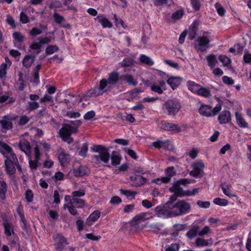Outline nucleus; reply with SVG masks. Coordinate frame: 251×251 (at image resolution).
I'll list each match as a JSON object with an SVG mask.
<instances>
[{
  "label": "nucleus",
  "instance_id": "obj_1",
  "mask_svg": "<svg viewBox=\"0 0 251 251\" xmlns=\"http://www.w3.org/2000/svg\"><path fill=\"white\" fill-rule=\"evenodd\" d=\"M81 124V122L80 120L72 122L70 124H64L59 130L60 136L63 141L68 144L71 143L73 141V139L71 137V134L76 133L77 131V127Z\"/></svg>",
  "mask_w": 251,
  "mask_h": 251
},
{
  "label": "nucleus",
  "instance_id": "obj_2",
  "mask_svg": "<svg viewBox=\"0 0 251 251\" xmlns=\"http://www.w3.org/2000/svg\"><path fill=\"white\" fill-rule=\"evenodd\" d=\"M154 211L155 215L157 217H165L169 218L181 216L178 213V210L174 208H171L168 203L156 206Z\"/></svg>",
  "mask_w": 251,
  "mask_h": 251
},
{
  "label": "nucleus",
  "instance_id": "obj_3",
  "mask_svg": "<svg viewBox=\"0 0 251 251\" xmlns=\"http://www.w3.org/2000/svg\"><path fill=\"white\" fill-rule=\"evenodd\" d=\"M176 199V196H172L170 197V200L166 203H168L169 206L171 208H174L178 210V213L180 215L185 214L189 212L191 209L190 204L184 200L178 201L176 203H174V202Z\"/></svg>",
  "mask_w": 251,
  "mask_h": 251
},
{
  "label": "nucleus",
  "instance_id": "obj_4",
  "mask_svg": "<svg viewBox=\"0 0 251 251\" xmlns=\"http://www.w3.org/2000/svg\"><path fill=\"white\" fill-rule=\"evenodd\" d=\"M85 191L83 190H79L74 191L71 196H66L65 200L68 201V203L73 207L81 208L85 205L84 201L80 198L85 195Z\"/></svg>",
  "mask_w": 251,
  "mask_h": 251
},
{
  "label": "nucleus",
  "instance_id": "obj_5",
  "mask_svg": "<svg viewBox=\"0 0 251 251\" xmlns=\"http://www.w3.org/2000/svg\"><path fill=\"white\" fill-rule=\"evenodd\" d=\"M93 151L97 153L94 155V158L96 161H102L104 163H107L110 159V154L108 152V150L106 148L101 146H94Z\"/></svg>",
  "mask_w": 251,
  "mask_h": 251
},
{
  "label": "nucleus",
  "instance_id": "obj_6",
  "mask_svg": "<svg viewBox=\"0 0 251 251\" xmlns=\"http://www.w3.org/2000/svg\"><path fill=\"white\" fill-rule=\"evenodd\" d=\"M163 106L167 110L169 115H175L180 108L179 103L174 100H169L166 101Z\"/></svg>",
  "mask_w": 251,
  "mask_h": 251
},
{
  "label": "nucleus",
  "instance_id": "obj_7",
  "mask_svg": "<svg viewBox=\"0 0 251 251\" xmlns=\"http://www.w3.org/2000/svg\"><path fill=\"white\" fill-rule=\"evenodd\" d=\"M209 42L210 40L208 37H199L195 43V48L201 52L204 51L209 47Z\"/></svg>",
  "mask_w": 251,
  "mask_h": 251
},
{
  "label": "nucleus",
  "instance_id": "obj_8",
  "mask_svg": "<svg viewBox=\"0 0 251 251\" xmlns=\"http://www.w3.org/2000/svg\"><path fill=\"white\" fill-rule=\"evenodd\" d=\"M18 116H11L9 115H5L0 120V124L2 129L10 130L13 128L12 121L17 119Z\"/></svg>",
  "mask_w": 251,
  "mask_h": 251
},
{
  "label": "nucleus",
  "instance_id": "obj_9",
  "mask_svg": "<svg viewBox=\"0 0 251 251\" xmlns=\"http://www.w3.org/2000/svg\"><path fill=\"white\" fill-rule=\"evenodd\" d=\"M131 185L134 187H141L148 182V180L145 177L139 175H134L130 177Z\"/></svg>",
  "mask_w": 251,
  "mask_h": 251
},
{
  "label": "nucleus",
  "instance_id": "obj_10",
  "mask_svg": "<svg viewBox=\"0 0 251 251\" xmlns=\"http://www.w3.org/2000/svg\"><path fill=\"white\" fill-rule=\"evenodd\" d=\"M73 173L76 176H82L87 175L89 173V170L86 166L80 165L79 163L76 162L74 164Z\"/></svg>",
  "mask_w": 251,
  "mask_h": 251
},
{
  "label": "nucleus",
  "instance_id": "obj_11",
  "mask_svg": "<svg viewBox=\"0 0 251 251\" xmlns=\"http://www.w3.org/2000/svg\"><path fill=\"white\" fill-rule=\"evenodd\" d=\"M192 167L193 169L190 172V175L194 177H198L200 175L201 172L202 171L204 165L201 160H200L193 163Z\"/></svg>",
  "mask_w": 251,
  "mask_h": 251
},
{
  "label": "nucleus",
  "instance_id": "obj_12",
  "mask_svg": "<svg viewBox=\"0 0 251 251\" xmlns=\"http://www.w3.org/2000/svg\"><path fill=\"white\" fill-rule=\"evenodd\" d=\"M152 214L150 212H142L136 215L132 221V226H136L138 223L141 221H144L151 218Z\"/></svg>",
  "mask_w": 251,
  "mask_h": 251
},
{
  "label": "nucleus",
  "instance_id": "obj_13",
  "mask_svg": "<svg viewBox=\"0 0 251 251\" xmlns=\"http://www.w3.org/2000/svg\"><path fill=\"white\" fill-rule=\"evenodd\" d=\"M161 128L163 130L174 131L176 133H179L181 131L180 127L178 125L165 121L161 122Z\"/></svg>",
  "mask_w": 251,
  "mask_h": 251
},
{
  "label": "nucleus",
  "instance_id": "obj_14",
  "mask_svg": "<svg viewBox=\"0 0 251 251\" xmlns=\"http://www.w3.org/2000/svg\"><path fill=\"white\" fill-rule=\"evenodd\" d=\"M5 165L6 172L10 175L13 174L16 171L15 167H17L18 169L21 171L22 170L21 167L19 166L18 162L17 163H15L10 160H5Z\"/></svg>",
  "mask_w": 251,
  "mask_h": 251
},
{
  "label": "nucleus",
  "instance_id": "obj_15",
  "mask_svg": "<svg viewBox=\"0 0 251 251\" xmlns=\"http://www.w3.org/2000/svg\"><path fill=\"white\" fill-rule=\"evenodd\" d=\"M120 80L122 82L125 81L130 85L133 86H136L137 84V81L134 79L132 75L125 74L120 76Z\"/></svg>",
  "mask_w": 251,
  "mask_h": 251
},
{
  "label": "nucleus",
  "instance_id": "obj_16",
  "mask_svg": "<svg viewBox=\"0 0 251 251\" xmlns=\"http://www.w3.org/2000/svg\"><path fill=\"white\" fill-rule=\"evenodd\" d=\"M19 147L20 149L23 151L26 155H30V146L29 143L25 139H22L19 143Z\"/></svg>",
  "mask_w": 251,
  "mask_h": 251
},
{
  "label": "nucleus",
  "instance_id": "obj_17",
  "mask_svg": "<svg viewBox=\"0 0 251 251\" xmlns=\"http://www.w3.org/2000/svg\"><path fill=\"white\" fill-rule=\"evenodd\" d=\"M218 119L220 124L228 123L231 120V114L228 111H223L219 116Z\"/></svg>",
  "mask_w": 251,
  "mask_h": 251
},
{
  "label": "nucleus",
  "instance_id": "obj_18",
  "mask_svg": "<svg viewBox=\"0 0 251 251\" xmlns=\"http://www.w3.org/2000/svg\"><path fill=\"white\" fill-rule=\"evenodd\" d=\"M199 25V21H195L190 27L188 31V35L190 39L192 40L195 37Z\"/></svg>",
  "mask_w": 251,
  "mask_h": 251
},
{
  "label": "nucleus",
  "instance_id": "obj_19",
  "mask_svg": "<svg viewBox=\"0 0 251 251\" xmlns=\"http://www.w3.org/2000/svg\"><path fill=\"white\" fill-rule=\"evenodd\" d=\"M181 81L180 77H171L167 80V82L174 90L180 84Z\"/></svg>",
  "mask_w": 251,
  "mask_h": 251
},
{
  "label": "nucleus",
  "instance_id": "obj_20",
  "mask_svg": "<svg viewBox=\"0 0 251 251\" xmlns=\"http://www.w3.org/2000/svg\"><path fill=\"white\" fill-rule=\"evenodd\" d=\"M35 56L29 54L25 56L23 60V65L26 68H29L34 62Z\"/></svg>",
  "mask_w": 251,
  "mask_h": 251
},
{
  "label": "nucleus",
  "instance_id": "obj_21",
  "mask_svg": "<svg viewBox=\"0 0 251 251\" xmlns=\"http://www.w3.org/2000/svg\"><path fill=\"white\" fill-rule=\"evenodd\" d=\"M170 190L171 192H173L177 196L182 197L184 196V191L180 187V185L177 183H174L172 187L170 188Z\"/></svg>",
  "mask_w": 251,
  "mask_h": 251
},
{
  "label": "nucleus",
  "instance_id": "obj_22",
  "mask_svg": "<svg viewBox=\"0 0 251 251\" xmlns=\"http://www.w3.org/2000/svg\"><path fill=\"white\" fill-rule=\"evenodd\" d=\"M58 160L62 166H64L66 163L70 160V156L65 153L64 151L60 149V152L58 155Z\"/></svg>",
  "mask_w": 251,
  "mask_h": 251
},
{
  "label": "nucleus",
  "instance_id": "obj_23",
  "mask_svg": "<svg viewBox=\"0 0 251 251\" xmlns=\"http://www.w3.org/2000/svg\"><path fill=\"white\" fill-rule=\"evenodd\" d=\"M170 145V143L169 140H158L156 142L152 143V146H154L155 148L157 149L163 148L165 149H169Z\"/></svg>",
  "mask_w": 251,
  "mask_h": 251
},
{
  "label": "nucleus",
  "instance_id": "obj_24",
  "mask_svg": "<svg viewBox=\"0 0 251 251\" xmlns=\"http://www.w3.org/2000/svg\"><path fill=\"white\" fill-rule=\"evenodd\" d=\"M99 87L103 93L109 91L112 89L111 85H109L108 81L105 79H102L100 81Z\"/></svg>",
  "mask_w": 251,
  "mask_h": 251
},
{
  "label": "nucleus",
  "instance_id": "obj_25",
  "mask_svg": "<svg viewBox=\"0 0 251 251\" xmlns=\"http://www.w3.org/2000/svg\"><path fill=\"white\" fill-rule=\"evenodd\" d=\"M120 80V76L118 73L113 72L109 74V76L107 80L108 81L109 85H115L118 80Z\"/></svg>",
  "mask_w": 251,
  "mask_h": 251
},
{
  "label": "nucleus",
  "instance_id": "obj_26",
  "mask_svg": "<svg viewBox=\"0 0 251 251\" xmlns=\"http://www.w3.org/2000/svg\"><path fill=\"white\" fill-rule=\"evenodd\" d=\"M100 217V212L98 211H95L87 219L86 224L90 226L93 222L96 221Z\"/></svg>",
  "mask_w": 251,
  "mask_h": 251
},
{
  "label": "nucleus",
  "instance_id": "obj_27",
  "mask_svg": "<svg viewBox=\"0 0 251 251\" xmlns=\"http://www.w3.org/2000/svg\"><path fill=\"white\" fill-rule=\"evenodd\" d=\"M200 229V226L197 225H193L186 234L187 236L190 239L194 238L198 234V231Z\"/></svg>",
  "mask_w": 251,
  "mask_h": 251
},
{
  "label": "nucleus",
  "instance_id": "obj_28",
  "mask_svg": "<svg viewBox=\"0 0 251 251\" xmlns=\"http://www.w3.org/2000/svg\"><path fill=\"white\" fill-rule=\"evenodd\" d=\"M95 20H97L98 22L100 23L102 27L104 28H110L112 27V23L105 18H103L101 16H98L95 18Z\"/></svg>",
  "mask_w": 251,
  "mask_h": 251
},
{
  "label": "nucleus",
  "instance_id": "obj_29",
  "mask_svg": "<svg viewBox=\"0 0 251 251\" xmlns=\"http://www.w3.org/2000/svg\"><path fill=\"white\" fill-rule=\"evenodd\" d=\"M58 242L56 246V249L61 251L67 244L66 239L61 235H57Z\"/></svg>",
  "mask_w": 251,
  "mask_h": 251
},
{
  "label": "nucleus",
  "instance_id": "obj_30",
  "mask_svg": "<svg viewBox=\"0 0 251 251\" xmlns=\"http://www.w3.org/2000/svg\"><path fill=\"white\" fill-rule=\"evenodd\" d=\"M221 187L223 190V193L228 197H236V195L232 194L231 193V185L229 184H227L226 183H222L221 185Z\"/></svg>",
  "mask_w": 251,
  "mask_h": 251
},
{
  "label": "nucleus",
  "instance_id": "obj_31",
  "mask_svg": "<svg viewBox=\"0 0 251 251\" xmlns=\"http://www.w3.org/2000/svg\"><path fill=\"white\" fill-rule=\"evenodd\" d=\"M200 113L205 116H211L212 107L208 105L202 106L199 109Z\"/></svg>",
  "mask_w": 251,
  "mask_h": 251
},
{
  "label": "nucleus",
  "instance_id": "obj_32",
  "mask_svg": "<svg viewBox=\"0 0 251 251\" xmlns=\"http://www.w3.org/2000/svg\"><path fill=\"white\" fill-rule=\"evenodd\" d=\"M235 117L236 122L238 125L241 127H247L248 126V123L245 121L244 119L242 117L241 115L238 112L235 113Z\"/></svg>",
  "mask_w": 251,
  "mask_h": 251
},
{
  "label": "nucleus",
  "instance_id": "obj_33",
  "mask_svg": "<svg viewBox=\"0 0 251 251\" xmlns=\"http://www.w3.org/2000/svg\"><path fill=\"white\" fill-rule=\"evenodd\" d=\"M7 191V185L3 180H0V198L2 200L5 199V193Z\"/></svg>",
  "mask_w": 251,
  "mask_h": 251
},
{
  "label": "nucleus",
  "instance_id": "obj_34",
  "mask_svg": "<svg viewBox=\"0 0 251 251\" xmlns=\"http://www.w3.org/2000/svg\"><path fill=\"white\" fill-rule=\"evenodd\" d=\"M149 227L150 230L155 233H157L162 230L161 226L157 222L154 221L151 222Z\"/></svg>",
  "mask_w": 251,
  "mask_h": 251
},
{
  "label": "nucleus",
  "instance_id": "obj_35",
  "mask_svg": "<svg viewBox=\"0 0 251 251\" xmlns=\"http://www.w3.org/2000/svg\"><path fill=\"white\" fill-rule=\"evenodd\" d=\"M4 227V233L7 236H10L13 233V226L8 222L5 221L3 223Z\"/></svg>",
  "mask_w": 251,
  "mask_h": 251
},
{
  "label": "nucleus",
  "instance_id": "obj_36",
  "mask_svg": "<svg viewBox=\"0 0 251 251\" xmlns=\"http://www.w3.org/2000/svg\"><path fill=\"white\" fill-rule=\"evenodd\" d=\"M208 62V66L211 68H213L217 63V60L216 59V56L214 55L211 54L206 56V58Z\"/></svg>",
  "mask_w": 251,
  "mask_h": 251
},
{
  "label": "nucleus",
  "instance_id": "obj_37",
  "mask_svg": "<svg viewBox=\"0 0 251 251\" xmlns=\"http://www.w3.org/2000/svg\"><path fill=\"white\" fill-rule=\"evenodd\" d=\"M0 149L5 156L12 151L11 148L5 143L0 144Z\"/></svg>",
  "mask_w": 251,
  "mask_h": 251
},
{
  "label": "nucleus",
  "instance_id": "obj_38",
  "mask_svg": "<svg viewBox=\"0 0 251 251\" xmlns=\"http://www.w3.org/2000/svg\"><path fill=\"white\" fill-rule=\"evenodd\" d=\"M140 60L141 63L148 66H151L153 63L152 61L149 57L145 55H142L140 56Z\"/></svg>",
  "mask_w": 251,
  "mask_h": 251
},
{
  "label": "nucleus",
  "instance_id": "obj_39",
  "mask_svg": "<svg viewBox=\"0 0 251 251\" xmlns=\"http://www.w3.org/2000/svg\"><path fill=\"white\" fill-rule=\"evenodd\" d=\"M134 64V60L131 58H126L123 60L121 65L123 67H131Z\"/></svg>",
  "mask_w": 251,
  "mask_h": 251
},
{
  "label": "nucleus",
  "instance_id": "obj_40",
  "mask_svg": "<svg viewBox=\"0 0 251 251\" xmlns=\"http://www.w3.org/2000/svg\"><path fill=\"white\" fill-rule=\"evenodd\" d=\"M197 94L199 95L204 97H208L210 95V92L209 90L205 88H201L199 89Z\"/></svg>",
  "mask_w": 251,
  "mask_h": 251
},
{
  "label": "nucleus",
  "instance_id": "obj_41",
  "mask_svg": "<svg viewBox=\"0 0 251 251\" xmlns=\"http://www.w3.org/2000/svg\"><path fill=\"white\" fill-rule=\"evenodd\" d=\"M120 191L122 194L126 195L128 198H134L135 195L137 194L136 192L131 191L130 190H126L122 189H120Z\"/></svg>",
  "mask_w": 251,
  "mask_h": 251
},
{
  "label": "nucleus",
  "instance_id": "obj_42",
  "mask_svg": "<svg viewBox=\"0 0 251 251\" xmlns=\"http://www.w3.org/2000/svg\"><path fill=\"white\" fill-rule=\"evenodd\" d=\"M151 182L158 185H161L162 183H167L170 182V178L163 177L161 178L154 179Z\"/></svg>",
  "mask_w": 251,
  "mask_h": 251
},
{
  "label": "nucleus",
  "instance_id": "obj_43",
  "mask_svg": "<svg viewBox=\"0 0 251 251\" xmlns=\"http://www.w3.org/2000/svg\"><path fill=\"white\" fill-rule=\"evenodd\" d=\"M188 89L193 93H196L199 90V86L193 81L189 82L188 83Z\"/></svg>",
  "mask_w": 251,
  "mask_h": 251
},
{
  "label": "nucleus",
  "instance_id": "obj_44",
  "mask_svg": "<svg viewBox=\"0 0 251 251\" xmlns=\"http://www.w3.org/2000/svg\"><path fill=\"white\" fill-rule=\"evenodd\" d=\"M219 60L225 66H228L231 62L230 59L225 55H220L219 56Z\"/></svg>",
  "mask_w": 251,
  "mask_h": 251
},
{
  "label": "nucleus",
  "instance_id": "obj_45",
  "mask_svg": "<svg viewBox=\"0 0 251 251\" xmlns=\"http://www.w3.org/2000/svg\"><path fill=\"white\" fill-rule=\"evenodd\" d=\"M213 202L220 206H226L227 204L228 201L226 199H222L219 198H216L214 200Z\"/></svg>",
  "mask_w": 251,
  "mask_h": 251
},
{
  "label": "nucleus",
  "instance_id": "obj_46",
  "mask_svg": "<svg viewBox=\"0 0 251 251\" xmlns=\"http://www.w3.org/2000/svg\"><path fill=\"white\" fill-rule=\"evenodd\" d=\"M166 173L167 175L166 177H169L170 180L171 178L176 175L175 168L174 167H170L168 168L166 171Z\"/></svg>",
  "mask_w": 251,
  "mask_h": 251
},
{
  "label": "nucleus",
  "instance_id": "obj_47",
  "mask_svg": "<svg viewBox=\"0 0 251 251\" xmlns=\"http://www.w3.org/2000/svg\"><path fill=\"white\" fill-rule=\"evenodd\" d=\"M52 17L55 22L58 24H61L64 20V17L57 13H54Z\"/></svg>",
  "mask_w": 251,
  "mask_h": 251
},
{
  "label": "nucleus",
  "instance_id": "obj_48",
  "mask_svg": "<svg viewBox=\"0 0 251 251\" xmlns=\"http://www.w3.org/2000/svg\"><path fill=\"white\" fill-rule=\"evenodd\" d=\"M58 50V48L56 46H50L48 47L46 50V53L51 54Z\"/></svg>",
  "mask_w": 251,
  "mask_h": 251
},
{
  "label": "nucleus",
  "instance_id": "obj_49",
  "mask_svg": "<svg viewBox=\"0 0 251 251\" xmlns=\"http://www.w3.org/2000/svg\"><path fill=\"white\" fill-rule=\"evenodd\" d=\"M5 157L7 158L5 160H10L12 162H14L15 163H17V162H18L16 155L12 151L8 154Z\"/></svg>",
  "mask_w": 251,
  "mask_h": 251
},
{
  "label": "nucleus",
  "instance_id": "obj_50",
  "mask_svg": "<svg viewBox=\"0 0 251 251\" xmlns=\"http://www.w3.org/2000/svg\"><path fill=\"white\" fill-rule=\"evenodd\" d=\"M29 121V118L26 116H22L20 117V120L18 122V125L23 126L25 125Z\"/></svg>",
  "mask_w": 251,
  "mask_h": 251
},
{
  "label": "nucleus",
  "instance_id": "obj_51",
  "mask_svg": "<svg viewBox=\"0 0 251 251\" xmlns=\"http://www.w3.org/2000/svg\"><path fill=\"white\" fill-rule=\"evenodd\" d=\"M196 245L197 246H206L208 245V242L203 239L198 238L196 239Z\"/></svg>",
  "mask_w": 251,
  "mask_h": 251
},
{
  "label": "nucleus",
  "instance_id": "obj_52",
  "mask_svg": "<svg viewBox=\"0 0 251 251\" xmlns=\"http://www.w3.org/2000/svg\"><path fill=\"white\" fill-rule=\"evenodd\" d=\"M13 37L18 42H22L24 40V36L21 33L18 32L13 33Z\"/></svg>",
  "mask_w": 251,
  "mask_h": 251
},
{
  "label": "nucleus",
  "instance_id": "obj_53",
  "mask_svg": "<svg viewBox=\"0 0 251 251\" xmlns=\"http://www.w3.org/2000/svg\"><path fill=\"white\" fill-rule=\"evenodd\" d=\"M8 66L2 63L0 67V78L3 77L6 74V69Z\"/></svg>",
  "mask_w": 251,
  "mask_h": 251
},
{
  "label": "nucleus",
  "instance_id": "obj_54",
  "mask_svg": "<svg viewBox=\"0 0 251 251\" xmlns=\"http://www.w3.org/2000/svg\"><path fill=\"white\" fill-rule=\"evenodd\" d=\"M211 231L210 227L208 226H204L201 230L198 233V235L200 236H202L205 235H207Z\"/></svg>",
  "mask_w": 251,
  "mask_h": 251
},
{
  "label": "nucleus",
  "instance_id": "obj_55",
  "mask_svg": "<svg viewBox=\"0 0 251 251\" xmlns=\"http://www.w3.org/2000/svg\"><path fill=\"white\" fill-rule=\"evenodd\" d=\"M183 15V11L181 10L177 11L172 14V18L174 20L180 19Z\"/></svg>",
  "mask_w": 251,
  "mask_h": 251
},
{
  "label": "nucleus",
  "instance_id": "obj_56",
  "mask_svg": "<svg viewBox=\"0 0 251 251\" xmlns=\"http://www.w3.org/2000/svg\"><path fill=\"white\" fill-rule=\"evenodd\" d=\"M28 104L27 109L29 110L36 109L39 106L38 103L34 101L28 102Z\"/></svg>",
  "mask_w": 251,
  "mask_h": 251
},
{
  "label": "nucleus",
  "instance_id": "obj_57",
  "mask_svg": "<svg viewBox=\"0 0 251 251\" xmlns=\"http://www.w3.org/2000/svg\"><path fill=\"white\" fill-rule=\"evenodd\" d=\"M215 7L217 9V12L220 16L224 15L225 10L224 7H222L219 3H216Z\"/></svg>",
  "mask_w": 251,
  "mask_h": 251
},
{
  "label": "nucleus",
  "instance_id": "obj_58",
  "mask_svg": "<svg viewBox=\"0 0 251 251\" xmlns=\"http://www.w3.org/2000/svg\"><path fill=\"white\" fill-rule=\"evenodd\" d=\"M121 158L117 155H113L111 157V162L113 165H117L120 164Z\"/></svg>",
  "mask_w": 251,
  "mask_h": 251
},
{
  "label": "nucleus",
  "instance_id": "obj_59",
  "mask_svg": "<svg viewBox=\"0 0 251 251\" xmlns=\"http://www.w3.org/2000/svg\"><path fill=\"white\" fill-rule=\"evenodd\" d=\"M110 202L112 204H118L122 202L121 199L118 196H114L111 198Z\"/></svg>",
  "mask_w": 251,
  "mask_h": 251
},
{
  "label": "nucleus",
  "instance_id": "obj_60",
  "mask_svg": "<svg viewBox=\"0 0 251 251\" xmlns=\"http://www.w3.org/2000/svg\"><path fill=\"white\" fill-rule=\"evenodd\" d=\"M88 151V145L86 144H84L81 148L79 153L80 155L85 156Z\"/></svg>",
  "mask_w": 251,
  "mask_h": 251
},
{
  "label": "nucleus",
  "instance_id": "obj_61",
  "mask_svg": "<svg viewBox=\"0 0 251 251\" xmlns=\"http://www.w3.org/2000/svg\"><path fill=\"white\" fill-rule=\"evenodd\" d=\"M101 91L99 88H94L93 89H91L90 91V94L91 96H97L99 95H102L103 93L100 92Z\"/></svg>",
  "mask_w": 251,
  "mask_h": 251
},
{
  "label": "nucleus",
  "instance_id": "obj_62",
  "mask_svg": "<svg viewBox=\"0 0 251 251\" xmlns=\"http://www.w3.org/2000/svg\"><path fill=\"white\" fill-rule=\"evenodd\" d=\"M151 90L154 92H157L159 94H162L163 93V90L161 88H160V86L159 85H157L156 84L153 83L151 87Z\"/></svg>",
  "mask_w": 251,
  "mask_h": 251
},
{
  "label": "nucleus",
  "instance_id": "obj_63",
  "mask_svg": "<svg viewBox=\"0 0 251 251\" xmlns=\"http://www.w3.org/2000/svg\"><path fill=\"white\" fill-rule=\"evenodd\" d=\"M95 112L94 111H90L87 112L84 116V118L86 120H89L94 117Z\"/></svg>",
  "mask_w": 251,
  "mask_h": 251
},
{
  "label": "nucleus",
  "instance_id": "obj_64",
  "mask_svg": "<svg viewBox=\"0 0 251 251\" xmlns=\"http://www.w3.org/2000/svg\"><path fill=\"white\" fill-rule=\"evenodd\" d=\"M179 245L177 244L172 245L170 247L166 249L165 251H178Z\"/></svg>",
  "mask_w": 251,
  "mask_h": 251
}]
</instances>
